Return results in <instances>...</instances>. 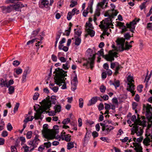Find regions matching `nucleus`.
<instances>
[{"label": "nucleus", "mask_w": 152, "mask_h": 152, "mask_svg": "<svg viewBox=\"0 0 152 152\" xmlns=\"http://www.w3.org/2000/svg\"><path fill=\"white\" fill-rule=\"evenodd\" d=\"M56 99L55 96H52L51 97L50 100V97L48 96L45 99L43 100L42 102H39V104L41 105V106H39V108L36 110L34 106V110L36 111L37 113H35L34 118L35 119H42V114L44 112H47L46 111L48 110H50L49 108L51 107L52 104H55Z\"/></svg>", "instance_id": "obj_1"}, {"label": "nucleus", "mask_w": 152, "mask_h": 152, "mask_svg": "<svg viewBox=\"0 0 152 152\" xmlns=\"http://www.w3.org/2000/svg\"><path fill=\"white\" fill-rule=\"evenodd\" d=\"M67 71H65L62 69L57 68L53 72V73L56 74V76L54 77L55 82L59 86L60 84L64 83V77L67 76Z\"/></svg>", "instance_id": "obj_2"}, {"label": "nucleus", "mask_w": 152, "mask_h": 152, "mask_svg": "<svg viewBox=\"0 0 152 152\" xmlns=\"http://www.w3.org/2000/svg\"><path fill=\"white\" fill-rule=\"evenodd\" d=\"M48 125L45 124L43 125L44 130L43 133L44 134L45 138L48 140H53L54 139L56 134V132L50 130L48 129Z\"/></svg>", "instance_id": "obj_3"}, {"label": "nucleus", "mask_w": 152, "mask_h": 152, "mask_svg": "<svg viewBox=\"0 0 152 152\" xmlns=\"http://www.w3.org/2000/svg\"><path fill=\"white\" fill-rule=\"evenodd\" d=\"M125 42V40L123 38H118L116 41V43L120 45V48L119 50H120L121 52L123 51L124 50H128L132 47V46L128 44V42H127L125 44V47L124 48Z\"/></svg>", "instance_id": "obj_4"}, {"label": "nucleus", "mask_w": 152, "mask_h": 152, "mask_svg": "<svg viewBox=\"0 0 152 152\" xmlns=\"http://www.w3.org/2000/svg\"><path fill=\"white\" fill-rule=\"evenodd\" d=\"M38 132L37 130H35L34 132V134L35 135L34 139L33 140L29 141L28 142V144L30 145V148L34 147L36 148L39 142H40L39 139V136L37 134Z\"/></svg>", "instance_id": "obj_5"}, {"label": "nucleus", "mask_w": 152, "mask_h": 152, "mask_svg": "<svg viewBox=\"0 0 152 152\" xmlns=\"http://www.w3.org/2000/svg\"><path fill=\"white\" fill-rule=\"evenodd\" d=\"M96 54L92 55L89 54L88 55L89 56L88 59L86 60V62L83 64V66L88 67V64H89L91 69H92L94 66L93 65L94 63V61L95 58Z\"/></svg>", "instance_id": "obj_6"}, {"label": "nucleus", "mask_w": 152, "mask_h": 152, "mask_svg": "<svg viewBox=\"0 0 152 152\" xmlns=\"http://www.w3.org/2000/svg\"><path fill=\"white\" fill-rule=\"evenodd\" d=\"M137 115V121L138 123V124L134 126L133 127V129H134L133 130L134 131V132L136 133L137 135V136H140L142 134V129H140V131H138L139 130V126L138 125L139 124H143L145 121L144 120H142V121H141L140 120V118L139 117V115Z\"/></svg>", "instance_id": "obj_7"}, {"label": "nucleus", "mask_w": 152, "mask_h": 152, "mask_svg": "<svg viewBox=\"0 0 152 152\" xmlns=\"http://www.w3.org/2000/svg\"><path fill=\"white\" fill-rule=\"evenodd\" d=\"M143 108L146 110V115L147 116L148 119L149 121L152 123V113L151 111V110L152 108L151 105L148 104H147L146 105L144 104L143 105Z\"/></svg>", "instance_id": "obj_8"}, {"label": "nucleus", "mask_w": 152, "mask_h": 152, "mask_svg": "<svg viewBox=\"0 0 152 152\" xmlns=\"http://www.w3.org/2000/svg\"><path fill=\"white\" fill-rule=\"evenodd\" d=\"M12 4H10V6L11 7L12 10L14 9L16 11H19L20 9L23 7H26L27 4L23 5L22 3L20 2H17L16 3L10 2Z\"/></svg>", "instance_id": "obj_9"}, {"label": "nucleus", "mask_w": 152, "mask_h": 152, "mask_svg": "<svg viewBox=\"0 0 152 152\" xmlns=\"http://www.w3.org/2000/svg\"><path fill=\"white\" fill-rule=\"evenodd\" d=\"M101 24L99 25V26L102 29L104 30L103 32V34L104 35H107L108 36L109 34L107 32L108 28H110V26L112 25L111 24V22H110L108 23V24H103V21H102L100 22Z\"/></svg>", "instance_id": "obj_10"}, {"label": "nucleus", "mask_w": 152, "mask_h": 152, "mask_svg": "<svg viewBox=\"0 0 152 152\" xmlns=\"http://www.w3.org/2000/svg\"><path fill=\"white\" fill-rule=\"evenodd\" d=\"M49 2L48 0H40L39 2V7L42 9L45 8L49 9L50 8L49 7Z\"/></svg>", "instance_id": "obj_11"}, {"label": "nucleus", "mask_w": 152, "mask_h": 152, "mask_svg": "<svg viewBox=\"0 0 152 152\" xmlns=\"http://www.w3.org/2000/svg\"><path fill=\"white\" fill-rule=\"evenodd\" d=\"M114 129V127L110 125H106L105 126L102 127V134L107 135L110 132Z\"/></svg>", "instance_id": "obj_12"}, {"label": "nucleus", "mask_w": 152, "mask_h": 152, "mask_svg": "<svg viewBox=\"0 0 152 152\" xmlns=\"http://www.w3.org/2000/svg\"><path fill=\"white\" fill-rule=\"evenodd\" d=\"M110 10H108L106 12V14H105L104 16L105 17H108V18H105L103 21V24H108V23L110 22L111 24H112V16L111 15L109 14V12L110 11Z\"/></svg>", "instance_id": "obj_13"}, {"label": "nucleus", "mask_w": 152, "mask_h": 152, "mask_svg": "<svg viewBox=\"0 0 152 152\" xmlns=\"http://www.w3.org/2000/svg\"><path fill=\"white\" fill-rule=\"evenodd\" d=\"M117 53L115 52H111L110 55H107L106 56V60L109 61H112L114 60V57H118Z\"/></svg>", "instance_id": "obj_14"}, {"label": "nucleus", "mask_w": 152, "mask_h": 152, "mask_svg": "<svg viewBox=\"0 0 152 152\" xmlns=\"http://www.w3.org/2000/svg\"><path fill=\"white\" fill-rule=\"evenodd\" d=\"M0 8L1 9L2 12L4 13H7L10 12L12 10L11 7L10 6V4L9 6H3L0 7Z\"/></svg>", "instance_id": "obj_15"}, {"label": "nucleus", "mask_w": 152, "mask_h": 152, "mask_svg": "<svg viewBox=\"0 0 152 152\" xmlns=\"http://www.w3.org/2000/svg\"><path fill=\"white\" fill-rule=\"evenodd\" d=\"M61 107L60 105H56L54 107L55 113H52L49 112V115L50 116H53L55 115V113L56 112H59L61 110Z\"/></svg>", "instance_id": "obj_16"}, {"label": "nucleus", "mask_w": 152, "mask_h": 152, "mask_svg": "<svg viewBox=\"0 0 152 152\" xmlns=\"http://www.w3.org/2000/svg\"><path fill=\"white\" fill-rule=\"evenodd\" d=\"M133 144L134 146L135 147L134 149L137 152H142V148L138 143L134 142Z\"/></svg>", "instance_id": "obj_17"}, {"label": "nucleus", "mask_w": 152, "mask_h": 152, "mask_svg": "<svg viewBox=\"0 0 152 152\" xmlns=\"http://www.w3.org/2000/svg\"><path fill=\"white\" fill-rule=\"evenodd\" d=\"M98 98H99V97L97 96L93 97L89 101V103L88 104V105L90 106L93 104H94L97 101Z\"/></svg>", "instance_id": "obj_18"}, {"label": "nucleus", "mask_w": 152, "mask_h": 152, "mask_svg": "<svg viewBox=\"0 0 152 152\" xmlns=\"http://www.w3.org/2000/svg\"><path fill=\"white\" fill-rule=\"evenodd\" d=\"M7 84V82L2 78H0V86L1 87H8Z\"/></svg>", "instance_id": "obj_19"}, {"label": "nucleus", "mask_w": 152, "mask_h": 152, "mask_svg": "<svg viewBox=\"0 0 152 152\" xmlns=\"http://www.w3.org/2000/svg\"><path fill=\"white\" fill-rule=\"evenodd\" d=\"M110 85H113L115 87V88L119 87L120 85V81L119 80H115L114 82H112L111 80L110 81Z\"/></svg>", "instance_id": "obj_20"}, {"label": "nucleus", "mask_w": 152, "mask_h": 152, "mask_svg": "<svg viewBox=\"0 0 152 152\" xmlns=\"http://www.w3.org/2000/svg\"><path fill=\"white\" fill-rule=\"evenodd\" d=\"M86 30L88 34L91 37H92L94 36L95 31H94L89 28H86Z\"/></svg>", "instance_id": "obj_21"}, {"label": "nucleus", "mask_w": 152, "mask_h": 152, "mask_svg": "<svg viewBox=\"0 0 152 152\" xmlns=\"http://www.w3.org/2000/svg\"><path fill=\"white\" fill-rule=\"evenodd\" d=\"M131 85L129 86V88H128L127 90L128 91H130L131 93L133 95H134L135 94V93L134 91L133 90H134L135 89V86L134 85H132L131 83Z\"/></svg>", "instance_id": "obj_22"}, {"label": "nucleus", "mask_w": 152, "mask_h": 152, "mask_svg": "<svg viewBox=\"0 0 152 152\" xmlns=\"http://www.w3.org/2000/svg\"><path fill=\"white\" fill-rule=\"evenodd\" d=\"M75 45L77 46L79 45L81 42V38L80 37H77L76 36H75Z\"/></svg>", "instance_id": "obj_23"}, {"label": "nucleus", "mask_w": 152, "mask_h": 152, "mask_svg": "<svg viewBox=\"0 0 152 152\" xmlns=\"http://www.w3.org/2000/svg\"><path fill=\"white\" fill-rule=\"evenodd\" d=\"M97 54L99 55V56H102L103 58L106 59L107 55H104V50L103 49H102L98 51Z\"/></svg>", "instance_id": "obj_24"}, {"label": "nucleus", "mask_w": 152, "mask_h": 152, "mask_svg": "<svg viewBox=\"0 0 152 152\" xmlns=\"http://www.w3.org/2000/svg\"><path fill=\"white\" fill-rule=\"evenodd\" d=\"M140 20V19L136 18L133 20L132 21L130 22L129 23H128V24L130 26H135V25L137 24V23Z\"/></svg>", "instance_id": "obj_25"}, {"label": "nucleus", "mask_w": 152, "mask_h": 152, "mask_svg": "<svg viewBox=\"0 0 152 152\" xmlns=\"http://www.w3.org/2000/svg\"><path fill=\"white\" fill-rule=\"evenodd\" d=\"M128 81L129 83H128V85L130 86L131 85V83L133 85V83H132V82H134V80H133V77L130 75H129L127 78Z\"/></svg>", "instance_id": "obj_26"}, {"label": "nucleus", "mask_w": 152, "mask_h": 152, "mask_svg": "<svg viewBox=\"0 0 152 152\" xmlns=\"http://www.w3.org/2000/svg\"><path fill=\"white\" fill-rule=\"evenodd\" d=\"M40 30V28H38L37 29L33 31L31 34V38L34 37L36 36L37 35Z\"/></svg>", "instance_id": "obj_27"}, {"label": "nucleus", "mask_w": 152, "mask_h": 152, "mask_svg": "<svg viewBox=\"0 0 152 152\" xmlns=\"http://www.w3.org/2000/svg\"><path fill=\"white\" fill-rule=\"evenodd\" d=\"M8 88L9 94H12L14 93V87L13 86H9V87H7Z\"/></svg>", "instance_id": "obj_28"}, {"label": "nucleus", "mask_w": 152, "mask_h": 152, "mask_svg": "<svg viewBox=\"0 0 152 152\" xmlns=\"http://www.w3.org/2000/svg\"><path fill=\"white\" fill-rule=\"evenodd\" d=\"M126 26L127 28H130V31H131L132 33H134V30L135 28V26H130L128 24V23H126Z\"/></svg>", "instance_id": "obj_29"}, {"label": "nucleus", "mask_w": 152, "mask_h": 152, "mask_svg": "<svg viewBox=\"0 0 152 152\" xmlns=\"http://www.w3.org/2000/svg\"><path fill=\"white\" fill-rule=\"evenodd\" d=\"M74 147V142H71L68 143L67 145V149L70 150Z\"/></svg>", "instance_id": "obj_30"}, {"label": "nucleus", "mask_w": 152, "mask_h": 152, "mask_svg": "<svg viewBox=\"0 0 152 152\" xmlns=\"http://www.w3.org/2000/svg\"><path fill=\"white\" fill-rule=\"evenodd\" d=\"M30 71L31 70L29 67H26L24 70L23 74L27 75L30 73Z\"/></svg>", "instance_id": "obj_31"}, {"label": "nucleus", "mask_w": 152, "mask_h": 152, "mask_svg": "<svg viewBox=\"0 0 152 152\" xmlns=\"http://www.w3.org/2000/svg\"><path fill=\"white\" fill-rule=\"evenodd\" d=\"M106 0H102V1L98 3L97 6H99L101 7L102 8L103 6L104 5L106 2Z\"/></svg>", "instance_id": "obj_32"}, {"label": "nucleus", "mask_w": 152, "mask_h": 152, "mask_svg": "<svg viewBox=\"0 0 152 152\" xmlns=\"http://www.w3.org/2000/svg\"><path fill=\"white\" fill-rule=\"evenodd\" d=\"M15 72L17 75L20 74L22 72V69L20 67L16 69H15Z\"/></svg>", "instance_id": "obj_33"}, {"label": "nucleus", "mask_w": 152, "mask_h": 152, "mask_svg": "<svg viewBox=\"0 0 152 152\" xmlns=\"http://www.w3.org/2000/svg\"><path fill=\"white\" fill-rule=\"evenodd\" d=\"M60 54V53H58V57L59 59L61 61V62H66V60L65 58L63 57H59V54Z\"/></svg>", "instance_id": "obj_34"}, {"label": "nucleus", "mask_w": 152, "mask_h": 152, "mask_svg": "<svg viewBox=\"0 0 152 152\" xmlns=\"http://www.w3.org/2000/svg\"><path fill=\"white\" fill-rule=\"evenodd\" d=\"M75 34L76 35L78 36L77 37H79L81 34L82 32L80 30H78L77 31H76V29H74Z\"/></svg>", "instance_id": "obj_35"}, {"label": "nucleus", "mask_w": 152, "mask_h": 152, "mask_svg": "<svg viewBox=\"0 0 152 152\" xmlns=\"http://www.w3.org/2000/svg\"><path fill=\"white\" fill-rule=\"evenodd\" d=\"M79 106L80 107L82 108L83 107V99L82 98L79 99Z\"/></svg>", "instance_id": "obj_36"}, {"label": "nucleus", "mask_w": 152, "mask_h": 152, "mask_svg": "<svg viewBox=\"0 0 152 152\" xmlns=\"http://www.w3.org/2000/svg\"><path fill=\"white\" fill-rule=\"evenodd\" d=\"M117 45L116 47L115 46V45H112V48L114 49L115 50H116V51H120V50H119V48H120V45H118V44H117Z\"/></svg>", "instance_id": "obj_37"}, {"label": "nucleus", "mask_w": 152, "mask_h": 152, "mask_svg": "<svg viewBox=\"0 0 152 152\" xmlns=\"http://www.w3.org/2000/svg\"><path fill=\"white\" fill-rule=\"evenodd\" d=\"M94 0H90L88 4V6L87 8V10L88 9V8H90L91 9L92 8L93 4L94 1Z\"/></svg>", "instance_id": "obj_38"}, {"label": "nucleus", "mask_w": 152, "mask_h": 152, "mask_svg": "<svg viewBox=\"0 0 152 152\" xmlns=\"http://www.w3.org/2000/svg\"><path fill=\"white\" fill-rule=\"evenodd\" d=\"M32 132L31 131H28L26 134V138L28 139L31 138L32 135Z\"/></svg>", "instance_id": "obj_39"}, {"label": "nucleus", "mask_w": 152, "mask_h": 152, "mask_svg": "<svg viewBox=\"0 0 152 152\" xmlns=\"http://www.w3.org/2000/svg\"><path fill=\"white\" fill-rule=\"evenodd\" d=\"M79 12V10L77 11V9L76 8H74L73 9L71 12L72 15H74L75 13H76V14H78Z\"/></svg>", "instance_id": "obj_40"}, {"label": "nucleus", "mask_w": 152, "mask_h": 152, "mask_svg": "<svg viewBox=\"0 0 152 152\" xmlns=\"http://www.w3.org/2000/svg\"><path fill=\"white\" fill-rule=\"evenodd\" d=\"M45 147H46L47 148H49L51 147V143L50 142H45L44 144Z\"/></svg>", "instance_id": "obj_41"}, {"label": "nucleus", "mask_w": 152, "mask_h": 152, "mask_svg": "<svg viewBox=\"0 0 152 152\" xmlns=\"http://www.w3.org/2000/svg\"><path fill=\"white\" fill-rule=\"evenodd\" d=\"M106 89V88L105 86H104L103 85L101 86H100V87L99 88L100 91L102 93L104 92L105 91Z\"/></svg>", "instance_id": "obj_42"}, {"label": "nucleus", "mask_w": 152, "mask_h": 152, "mask_svg": "<svg viewBox=\"0 0 152 152\" xmlns=\"http://www.w3.org/2000/svg\"><path fill=\"white\" fill-rule=\"evenodd\" d=\"M124 37L125 38V39H125V40L126 39L127 40H129L131 37V36L130 35L129 33L125 34L124 35Z\"/></svg>", "instance_id": "obj_43"}, {"label": "nucleus", "mask_w": 152, "mask_h": 152, "mask_svg": "<svg viewBox=\"0 0 152 152\" xmlns=\"http://www.w3.org/2000/svg\"><path fill=\"white\" fill-rule=\"evenodd\" d=\"M100 139L103 141L106 142L107 143H109L110 142V140L107 137H101L100 138Z\"/></svg>", "instance_id": "obj_44"}, {"label": "nucleus", "mask_w": 152, "mask_h": 152, "mask_svg": "<svg viewBox=\"0 0 152 152\" xmlns=\"http://www.w3.org/2000/svg\"><path fill=\"white\" fill-rule=\"evenodd\" d=\"M73 15L72 14L71 12H69L67 14V19L69 20H70L72 18V16Z\"/></svg>", "instance_id": "obj_45"}, {"label": "nucleus", "mask_w": 152, "mask_h": 152, "mask_svg": "<svg viewBox=\"0 0 152 152\" xmlns=\"http://www.w3.org/2000/svg\"><path fill=\"white\" fill-rule=\"evenodd\" d=\"M70 119L69 118H67L64 119L62 121L63 124H66L69 122Z\"/></svg>", "instance_id": "obj_46"}, {"label": "nucleus", "mask_w": 152, "mask_h": 152, "mask_svg": "<svg viewBox=\"0 0 152 152\" xmlns=\"http://www.w3.org/2000/svg\"><path fill=\"white\" fill-rule=\"evenodd\" d=\"M7 130L9 131H11L13 128V127L10 123H8L7 125Z\"/></svg>", "instance_id": "obj_47"}, {"label": "nucleus", "mask_w": 152, "mask_h": 152, "mask_svg": "<svg viewBox=\"0 0 152 152\" xmlns=\"http://www.w3.org/2000/svg\"><path fill=\"white\" fill-rule=\"evenodd\" d=\"M39 96V94L38 93H35L33 96L34 100H37Z\"/></svg>", "instance_id": "obj_48"}, {"label": "nucleus", "mask_w": 152, "mask_h": 152, "mask_svg": "<svg viewBox=\"0 0 152 152\" xmlns=\"http://www.w3.org/2000/svg\"><path fill=\"white\" fill-rule=\"evenodd\" d=\"M19 105L20 104L19 103H16L14 109V111L15 113V111H16L18 110Z\"/></svg>", "instance_id": "obj_49"}, {"label": "nucleus", "mask_w": 152, "mask_h": 152, "mask_svg": "<svg viewBox=\"0 0 152 152\" xmlns=\"http://www.w3.org/2000/svg\"><path fill=\"white\" fill-rule=\"evenodd\" d=\"M36 39H37L36 38L34 39H32L31 40L28 41L26 45H28L30 44H32L34 42H35V41H36Z\"/></svg>", "instance_id": "obj_50"}, {"label": "nucleus", "mask_w": 152, "mask_h": 152, "mask_svg": "<svg viewBox=\"0 0 152 152\" xmlns=\"http://www.w3.org/2000/svg\"><path fill=\"white\" fill-rule=\"evenodd\" d=\"M147 1L143 2L141 5L140 6V8L141 10L145 8V5Z\"/></svg>", "instance_id": "obj_51"}, {"label": "nucleus", "mask_w": 152, "mask_h": 152, "mask_svg": "<svg viewBox=\"0 0 152 152\" xmlns=\"http://www.w3.org/2000/svg\"><path fill=\"white\" fill-rule=\"evenodd\" d=\"M104 106L102 103H100L98 106V109L99 111H101L104 109Z\"/></svg>", "instance_id": "obj_52"}, {"label": "nucleus", "mask_w": 152, "mask_h": 152, "mask_svg": "<svg viewBox=\"0 0 152 152\" xmlns=\"http://www.w3.org/2000/svg\"><path fill=\"white\" fill-rule=\"evenodd\" d=\"M71 3H72L70 5V7H74L77 4V2L75 1H72Z\"/></svg>", "instance_id": "obj_53"}, {"label": "nucleus", "mask_w": 152, "mask_h": 152, "mask_svg": "<svg viewBox=\"0 0 152 152\" xmlns=\"http://www.w3.org/2000/svg\"><path fill=\"white\" fill-rule=\"evenodd\" d=\"M118 65V63L117 62H115L114 63H111V64L110 67L112 69H113L115 66Z\"/></svg>", "instance_id": "obj_54"}, {"label": "nucleus", "mask_w": 152, "mask_h": 152, "mask_svg": "<svg viewBox=\"0 0 152 152\" xmlns=\"http://www.w3.org/2000/svg\"><path fill=\"white\" fill-rule=\"evenodd\" d=\"M100 15L99 10L97 8L95 11V13L94 14L95 16H99Z\"/></svg>", "instance_id": "obj_55"}, {"label": "nucleus", "mask_w": 152, "mask_h": 152, "mask_svg": "<svg viewBox=\"0 0 152 152\" xmlns=\"http://www.w3.org/2000/svg\"><path fill=\"white\" fill-rule=\"evenodd\" d=\"M147 28L148 29L152 31V23H148L147 24Z\"/></svg>", "instance_id": "obj_56"}, {"label": "nucleus", "mask_w": 152, "mask_h": 152, "mask_svg": "<svg viewBox=\"0 0 152 152\" xmlns=\"http://www.w3.org/2000/svg\"><path fill=\"white\" fill-rule=\"evenodd\" d=\"M23 147L24 150V152H29L28 149L30 148V146L28 147L26 145L25 146H23Z\"/></svg>", "instance_id": "obj_57"}, {"label": "nucleus", "mask_w": 152, "mask_h": 152, "mask_svg": "<svg viewBox=\"0 0 152 152\" xmlns=\"http://www.w3.org/2000/svg\"><path fill=\"white\" fill-rule=\"evenodd\" d=\"M20 64V63L19 61H18L16 60V61H14L13 62V65L14 66H18V65H19Z\"/></svg>", "instance_id": "obj_58"}, {"label": "nucleus", "mask_w": 152, "mask_h": 152, "mask_svg": "<svg viewBox=\"0 0 152 152\" xmlns=\"http://www.w3.org/2000/svg\"><path fill=\"white\" fill-rule=\"evenodd\" d=\"M50 88L54 92H57L58 90V88L57 86L54 87L53 88L50 87Z\"/></svg>", "instance_id": "obj_59"}, {"label": "nucleus", "mask_w": 152, "mask_h": 152, "mask_svg": "<svg viewBox=\"0 0 152 152\" xmlns=\"http://www.w3.org/2000/svg\"><path fill=\"white\" fill-rule=\"evenodd\" d=\"M143 88V86L142 85H139L137 87V90L140 92H141L142 91V89Z\"/></svg>", "instance_id": "obj_60"}, {"label": "nucleus", "mask_w": 152, "mask_h": 152, "mask_svg": "<svg viewBox=\"0 0 152 152\" xmlns=\"http://www.w3.org/2000/svg\"><path fill=\"white\" fill-rule=\"evenodd\" d=\"M11 152H17V148L14 146H11Z\"/></svg>", "instance_id": "obj_61"}, {"label": "nucleus", "mask_w": 152, "mask_h": 152, "mask_svg": "<svg viewBox=\"0 0 152 152\" xmlns=\"http://www.w3.org/2000/svg\"><path fill=\"white\" fill-rule=\"evenodd\" d=\"M70 136L69 134L67 135L65 137V140L66 142H69L71 140Z\"/></svg>", "instance_id": "obj_62"}, {"label": "nucleus", "mask_w": 152, "mask_h": 152, "mask_svg": "<svg viewBox=\"0 0 152 152\" xmlns=\"http://www.w3.org/2000/svg\"><path fill=\"white\" fill-rule=\"evenodd\" d=\"M45 146L43 145H42L39 146L38 148V151H41L45 149Z\"/></svg>", "instance_id": "obj_63"}, {"label": "nucleus", "mask_w": 152, "mask_h": 152, "mask_svg": "<svg viewBox=\"0 0 152 152\" xmlns=\"http://www.w3.org/2000/svg\"><path fill=\"white\" fill-rule=\"evenodd\" d=\"M1 135L2 137H5L8 135V132L6 131H4L2 132Z\"/></svg>", "instance_id": "obj_64"}]
</instances>
